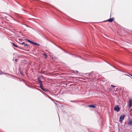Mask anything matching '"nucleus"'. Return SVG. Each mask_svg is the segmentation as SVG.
<instances>
[{
	"instance_id": "f257e3e1",
	"label": "nucleus",
	"mask_w": 132,
	"mask_h": 132,
	"mask_svg": "<svg viewBox=\"0 0 132 132\" xmlns=\"http://www.w3.org/2000/svg\"><path fill=\"white\" fill-rule=\"evenodd\" d=\"M125 117V114H123L121 115L119 118V122L122 123V121L123 120Z\"/></svg>"
},
{
	"instance_id": "f03ea898",
	"label": "nucleus",
	"mask_w": 132,
	"mask_h": 132,
	"mask_svg": "<svg viewBox=\"0 0 132 132\" xmlns=\"http://www.w3.org/2000/svg\"><path fill=\"white\" fill-rule=\"evenodd\" d=\"M27 41L28 42L31 43V44H34V45H36V46H39V44H38L37 43H35L34 42H33L31 41H30V40H29L27 39Z\"/></svg>"
},
{
	"instance_id": "7ed1b4c3",
	"label": "nucleus",
	"mask_w": 132,
	"mask_h": 132,
	"mask_svg": "<svg viewBox=\"0 0 132 132\" xmlns=\"http://www.w3.org/2000/svg\"><path fill=\"white\" fill-rule=\"evenodd\" d=\"M120 109V108L118 106H116L114 108V110L117 112H118Z\"/></svg>"
},
{
	"instance_id": "20e7f679",
	"label": "nucleus",
	"mask_w": 132,
	"mask_h": 132,
	"mask_svg": "<svg viewBox=\"0 0 132 132\" xmlns=\"http://www.w3.org/2000/svg\"><path fill=\"white\" fill-rule=\"evenodd\" d=\"M132 106V102L131 100H130L129 101V108H130Z\"/></svg>"
},
{
	"instance_id": "39448f33",
	"label": "nucleus",
	"mask_w": 132,
	"mask_h": 132,
	"mask_svg": "<svg viewBox=\"0 0 132 132\" xmlns=\"http://www.w3.org/2000/svg\"><path fill=\"white\" fill-rule=\"evenodd\" d=\"M114 20V19L113 18H110L107 21H108L110 22H112Z\"/></svg>"
},
{
	"instance_id": "423d86ee",
	"label": "nucleus",
	"mask_w": 132,
	"mask_h": 132,
	"mask_svg": "<svg viewBox=\"0 0 132 132\" xmlns=\"http://www.w3.org/2000/svg\"><path fill=\"white\" fill-rule=\"evenodd\" d=\"M127 125L131 126L132 125V120H130L129 121L128 123H127Z\"/></svg>"
},
{
	"instance_id": "0eeeda50",
	"label": "nucleus",
	"mask_w": 132,
	"mask_h": 132,
	"mask_svg": "<svg viewBox=\"0 0 132 132\" xmlns=\"http://www.w3.org/2000/svg\"><path fill=\"white\" fill-rule=\"evenodd\" d=\"M88 107L95 108L96 107V106L93 104H90L88 106Z\"/></svg>"
},
{
	"instance_id": "6e6552de",
	"label": "nucleus",
	"mask_w": 132,
	"mask_h": 132,
	"mask_svg": "<svg viewBox=\"0 0 132 132\" xmlns=\"http://www.w3.org/2000/svg\"><path fill=\"white\" fill-rule=\"evenodd\" d=\"M38 79L39 81V83L40 85H42V81L40 80V78L39 77H38Z\"/></svg>"
},
{
	"instance_id": "1a4fd4ad",
	"label": "nucleus",
	"mask_w": 132,
	"mask_h": 132,
	"mask_svg": "<svg viewBox=\"0 0 132 132\" xmlns=\"http://www.w3.org/2000/svg\"><path fill=\"white\" fill-rule=\"evenodd\" d=\"M12 44H13V46H14L15 47H18V48L19 47V46L17 45H15V44H14V43H12Z\"/></svg>"
},
{
	"instance_id": "9d476101",
	"label": "nucleus",
	"mask_w": 132,
	"mask_h": 132,
	"mask_svg": "<svg viewBox=\"0 0 132 132\" xmlns=\"http://www.w3.org/2000/svg\"><path fill=\"white\" fill-rule=\"evenodd\" d=\"M42 90L45 92H46L48 90L47 89H45L44 88H42Z\"/></svg>"
},
{
	"instance_id": "9b49d317",
	"label": "nucleus",
	"mask_w": 132,
	"mask_h": 132,
	"mask_svg": "<svg viewBox=\"0 0 132 132\" xmlns=\"http://www.w3.org/2000/svg\"><path fill=\"white\" fill-rule=\"evenodd\" d=\"M43 55L44 56H45L46 57L45 58H46L47 57V54H44Z\"/></svg>"
},
{
	"instance_id": "f8f14e48",
	"label": "nucleus",
	"mask_w": 132,
	"mask_h": 132,
	"mask_svg": "<svg viewBox=\"0 0 132 132\" xmlns=\"http://www.w3.org/2000/svg\"><path fill=\"white\" fill-rule=\"evenodd\" d=\"M40 88L42 89V88H43V84H42V85H40Z\"/></svg>"
},
{
	"instance_id": "ddd939ff",
	"label": "nucleus",
	"mask_w": 132,
	"mask_h": 132,
	"mask_svg": "<svg viewBox=\"0 0 132 132\" xmlns=\"http://www.w3.org/2000/svg\"><path fill=\"white\" fill-rule=\"evenodd\" d=\"M24 46H27L28 47H30L29 46H28V45L27 44H25V45H24Z\"/></svg>"
},
{
	"instance_id": "4468645a",
	"label": "nucleus",
	"mask_w": 132,
	"mask_h": 132,
	"mask_svg": "<svg viewBox=\"0 0 132 132\" xmlns=\"http://www.w3.org/2000/svg\"><path fill=\"white\" fill-rule=\"evenodd\" d=\"M2 73V71L0 70V75H1Z\"/></svg>"
},
{
	"instance_id": "2eb2a0df",
	"label": "nucleus",
	"mask_w": 132,
	"mask_h": 132,
	"mask_svg": "<svg viewBox=\"0 0 132 132\" xmlns=\"http://www.w3.org/2000/svg\"><path fill=\"white\" fill-rule=\"evenodd\" d=\"M22 45H25V42H23L22 43Z\"/></svg>"
},
{
	"instance_id": "dca6fc26",
	"label": "nucleus",
	"mask_w": 132,
	"mask_h": 132,
	"mask_svg": "<svg viewBox=\"0 0 132 132\" xmlns=\"http://www.w3.org/2000/svg\"><path fill=\"white\" fill-rule=\"evenodd\" d=\"M111 86L112 87H115V86H113V85H111Z\"/></svg>"
},
{
	"instance_id": "f3484780",
	"label": "nucleus",
	"mask_w": 132,
	"mask_h": 132,
	"mask_svg": "<svg viewBox=\"0 0 132 132\" xmlns=\"http://www.w3.org/2000/svg\"><path fill=\"white\" fill-rule=\"evenodd\" d=\"M15 60L16 61H17V60H18V59H15Z\"/></svg>"
},
{
	"instance_id": "a211bd4d",
	"label": "nucleus",
	"mask_w": 132,
	"mask_h": 132,
	"mask_svg": "<svg viewBox=\"0 0 132 132\" xmlns=\"http://www.w3.org/2000/svg\"><path fill=\"white\" fill-rule=\"evenodd\" d=\"M127 75V76H129H129L128 75Z\"/></svg>"
},
{
	"instance_id": "6ab92c4d",
	"label": "nucleus",
	"mask_w": 132,
	"mask_h": 132,
	"mask_svg": "<svg viewBox=\"0 0 132 132\" xmlns=\"http://www.w3.org/2000/svg\"><path fill=\"white\" fill-rule=\"evenodd\" d=\"M130 75L132 77V75Z\"/></svg>"
}]
</instances>
